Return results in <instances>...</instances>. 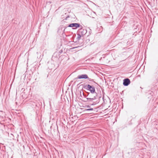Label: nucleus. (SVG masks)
I'll use <instances>...</instances> for the list:
<instances>
[{"label": "nucleus", "instance_id": "nucleus-6", "mask_svg": "<svg viewBox=\"0 0 158 158\" xmlns=\"http://www.w3.org/2000/svg\"><path fill=\"white\" fill-rule=\"evenodd\" d=\"M80 28L79 30V32L82 35H84L86 34L87 32V30L82 29L83 27H80Z\"/></svg>", "mask_w": 158, "mask_h": 158}, {"label": "nucleus", "instance_id": "nucleus-2", "mask_svg": "<svg viewBox=\"0 0 158 158\" xmlns=\"http://www.w3.org/2000/svg\"><path fill=\"white\" fill-rule=\"evenodd\" d=\"M89 84L84 85L83 86V88L89 91V93H95V87L93 85H92V83L88 82Z\"/></svg>", "mask_w": 158, "mask_h": 158}, {"label": "nucleus", "instance_id": "nucleus-3", "mask_svg": "<svg viewBox=\"0 0 158 158\" xmlns=\"http://www.w3.org/2000/svg\"><path fill=\"white\" fill-rule=\"evenodd\" d=\"M69 27H75V28H73V29H75L79 27H83L79 23H71L68 26Z\"/></svg>", "mask_w": 158, "mask_h": 158}, {"label": "nucleus", "instance_id": "nucleus-8", "mask_svg": "<svg viewBox=\"0 0 158 158\" xmlns=\"http://www.w3.org/2000/svg\"><path fill=\"white\" fill-rule=\"evenodd\" d=\"M87 79L90 81H92V82H94V83L96 84H97V83H96L94 80V79H91V78H87Z\"/></svg>", "mask_w": 158, "mask_h": 158}, {"label": "nucleus", "instance_id": "nucleus-11", "mask_svg": "<svg viewBox=\"0 0 158 158\" xmlns=\"http://www.w3.org/2000/svg\"><path fill=\"white\" fill-rule=\"evenodd\" d=\"M78 35V36L77 37V39L79 40L81 37V35L80 34Z\"/></svg>", "mask_w": 158, "mask_h": 158}, {"label": "nucleus", "instance_id": "nucleus-12", "mask_svg": "<svg viewBox=\"0 0 158 158\" xmlns=\"http://www.w3.org/2000/svg\"><path fill=\"white\" fill-rule=\"evenodd\" d=\"M85 107H87V108H90V105H88L86 106Z\"/></svg>", "mask_w": 158, "mask_h": 158}, {"label": "nucleus", "instance_id": "nucleus-1", "mask_svg": "<svg viewBox=\"0 0 158 158\" xmlns=\"http://www.w3.org/2000/svg\"><path fill=\"white\" fill-rule=\"evenodd\" d=\"M83 94L86 99V100L85 101V102H93L96 99L98 98H101L102 96L101 94L100 96H98L96 92H95V93H91L86 92L85 94L83 93Z\"/></svg>", "mask_w": 158, "mask_h": 158}, {"label": "nucleus", "instance_id": "nucleus-4", "mask_svg": "<svg viewBox=\"0 0 158 158\" xmlns=\"http://www.w3.org/2000/svg\"><path fill=\"white\" fill-rule=\"evenodd\" d=\"M87 78H89V77H88V75L86 74H84L78 75L77 77L75 78L74 79V80H75V79H87Z\"/></svg>", "mask_w": 158, "mask_h": 158}, {"label": "nucleus", "instance_id": "nucleus-13", "mask_svg": "<svg viewBox=\"0 0 158 158\" xmlns=\"http://www.w3.org/2000/svg\"><path fill=\"white\" fill-rule=\"evenodd\" d=\"M63 52V51L62 50H61L59 52L60 53H61Z\"/></svg>", "mask_w": 158, "mask_h": 158}, {"label": "nucleus", "instance_id": "nucleus-7", "mask_svg": "<svg viewBox=\"0 0 158 158\" xmlns=\"http://www.w3.org/2000/svg\"><path fill=\"white\" fill-rule=\"evenodd\" d=\"M93 103L92 104H90V105H96V104H98L99 102V101H97L96 102H94V101H93L92 102Z\"/></svg>", "mask_w": 158, "mask_h": 158}, {"label": "nucleus", "instance_id": "nucleus-10", "mask_svg": "<svg viewBox=\"0 0 158 158\" xmlns=\"http://www.w3.org/2000/svg\"><path fill=\"white\" fill-rule=\"evenodd\" d=\"M155 72H156V73L158 75V66L157 67V68H156V69H155Z\"/></svg>", "mask_w": 158, "mask_h": 158}, {"label": "nucleus", "instance_id": "nucleus-9", "mask_svg": "<svg viewBox=\"0 0 158 158\" xmlns=\"http://www.w3.org/2000/svg\"><path fill=\"white\" fill-rule=\"evenodd\" d=\"M94 110V109L93 108H91L86 109L85 110V111H90V110L92 111V110Z\"/></svg>", "mask_w": 158, "mask_h": 158}, {"label": "nucleus", "instance_id": "nucleus-5", "mask_svg": "<svg viewBox=\"0 0 158 158\" xmlns=\"http://www.w3.org/2000/svg\"><path fill=\"white\" fill-rule=\"evenodd\" d=\"M130 80L128 78H125L123 80V84L124 86H127L130 83Z\"/></svg>", "mask_w": 158, "mask_h": 158}]
</instances>
